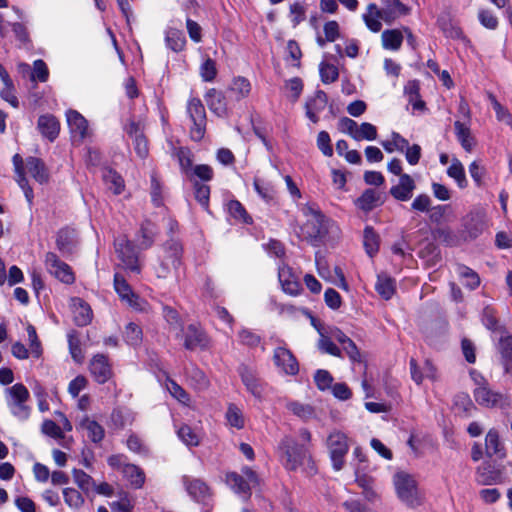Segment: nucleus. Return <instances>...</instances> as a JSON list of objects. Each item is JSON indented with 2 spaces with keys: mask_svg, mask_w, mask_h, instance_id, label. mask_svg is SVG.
<instances>
[{
  "mask_svg": "<svg viewBox=\"0 0 512 512\" xmlns=\"http://www.w3.org/2000/svg\"><path fill=\"white\" fill-rule=\"evenodd\" d=\"M311 433L303 428L299 430L301 443L290 436H285L279 443V451L284 467L295 471L304 467L308 473L315 472L314 462L310 453Z\"/></svg>",
  "mask_w": 512,
  "mask_h": 512,
  "instance_id": "f257e3e1",
  "label": "nucleus"
},
{
  "mask_svg": "<svg viewBox=\"0 0 512 512\" xmlns=\"http://www.w3.org/2000/svg\"><path fill=\"white\" fill-rule=\"evenodd\" d=\"M301 211L306 218V222L301 227V233L306 240L316 245L339 236V227L336 223L323 215L315 205L307 204Z\"/></svg>",
  "mask_w": 512,
  "mask_h": 512,
  "instance_id": "f03ea898",
  "label": "nucleus"
},
{
  "mask_svg": "<svg viewBox=\"0 0 512 512\" xmlns=\"http://www.w3.org/2000/svg\"><path fill=\"white\" fill-rule=\"evenodd\" d=\"M398 498L410 507L419 506L422 503V493L414 476L399 471L393 477Z\"/></svg>",
  "mask_w": 512,
  "mask_h": 512,
  "instance_id": "7ed1b4c3",
  "label": "nucleus"
},
{
  "mask_svg": "<svg viewBox=\"0 0 512 512\" xmlns=\"http://www.w3.org/2000/svg\"><path fill=\"white\" fill-rule=\"evenodd\" d=\"M30 398L28 389L22 383H16L5 389V399L11 413L19 419H27L30 409L26 402Z\"/></svg>",
  "mask_w": 512,
  "mask_h": 512,
  "instance_id": "20e7f679",
  "label": "nucleus"
},
{
  "mask_svg": "<svg viewBox=\"0 0 512 512\" xmlns=\"http://www.w3.org/2000/svg\"><path fill=\"white\" fill-rule=\"evenodd\" d=\"M114 246L122 266L132 273L140 274L142 266L133 243L123 236L115 240Z\"/></svg>",
  "mask_w": 512,
  "mask_h": 512,
  "instance_id": "39448f33",
  "label": "nucleus"
},
{
  "mask_svg": "<svg viewBox=\"0 0 512 512\" xmlns=\"http://www.w3.org/2000/svg\"><path fill=\"white\" fill-rule=\"evenodd\" d=\"M333 468L339 471L344 466V458L349 450L348 438L341 431H332L326 440Z\"/></svg>",
  "mask_w": 512,
  "mask_h": 512,
  "instance_id": "423d86ee",
  "label": "nucleus"
},
{
  "mask_svg": "<svg viewBox=\"0 0 512 512\" xmlns=\"http://www.w3.org/2000/svg\"><path fill=\"white\" fill-rule=\"evenodd\" d=\"M114 288L122 302L138 312H148L149 304L137 295L127 283L125 278L116 273L114 275Z\"/></svg>",
  "mask_w": 512,
  "mask_h": 512,
  "instance_id": "0eeeda50",
  "label": "nucleus"
},
{
  "mask_svg": "<svg viewBox=\"0 0 512 512\" xmlns=\"http://www.w3.org/2000/svg\"><path fill=\"white\" fill-rule=\"evenodd\" d=\"M186 111L193 123L190 129L191 138L200 141L204 137L206 127L204 105L199 98L192 97L187 102Z\"/></svg>",
  "mask_w": 512,
  "mask_h": 512,
  "instance_id": "6e6552de",
  "label": "nucleus"
},
{
  "mask_svg": "<svg viewBox=\"0 0 512 512\" xmlns=\"http://www.w3.org/2000/svg\"><path fill=\"white\" fill-rule=\"evenodd\" d=\"M478 387L474 390V397L478 404L485 407H504L508 405L507 397L499 392L492 390L487 381L479 376L474 379Z\"/></svg>",
  "mask_w": 512,
  "mask_h": 512,
  "instance_id": "1a4fd4ad",
  "label": "nucleus"
},
{
  "mask_svg": "<svg viewBox=\"0 0 512 512\" xmlns=\"http://www.w3.org/2000/svg\"><path fill=\"white\" fill-rule=\"evenodd\" d=\"M226 482L236 493H242L247 498L251 488L257 486L259 480L256 472L246 466L242 468V475L235 472L228 473Z\"/></svg>",
  "mask_w": 512,
  "mask_h": 512,
  "instance_id": "9d476101",
  "label": "nucleus"
},
{
  "mask_svg": "<svg viewBox=\"0 0 512 512\" xmlns=\"http://www.w3.org/2000/svg\"><path fill=\"white\" fill-rule=\"evenodd\" d=\"M45 268L52 276L65 284H72L75 280L71 267L62 261L55 253L47 252L44 259Z\"/></svg>",
  "mask_w": 512,
  "mask_h": 512,
  "instance_id": "9b49d317",
  "label": "nucleus"
},
{
  "mask_svg": "<svg viewBox=\"0 0 512 512\" xmlns=\"http://www.w3.org/2000/svg\"><path fill=\"white\" fill-rule=\"evenodd\" d=\"M476 481L481 485H495L504 482V467L491 460L483 462L476 470Z\"/></svg>",
  "mask_w": 512,
  "mask_h": 512,
  "instance_id": "f8f14e48",
  "label": "nucleus"
},
{
  "mask_svg": "<svg viewBox=\"0 0 512 512\" xmlns=\"http://www.w3.org/2000/svg\"><path fill=\"white\" fill-rule=\"evenodd\" d=\"M273 360L275 365L285 375L294 376L299 371V365L295 356L285 347H278L274 350Z\"/></svg>",
  "mask_w": 512,
  "mask_h": 512,
  "instance_id": "ddd939ff",
  "label": "nucleus"
},
{
  "mask_svg": "<svg viewBox=\"0 0 512 512\" xmlns=\"http://www.w3.org/2000/svg\"><path fill=\"white\" fill-rule=\"evenodd\" d=\"M167 256L165 261L161 262L158 268H156V274L158 278H166L170 272V265L176 268L180 264V257L182 248L176 241L168 242L165 245Z\"/></svg>",
  "mask_w": 512,
  "mask_h": 512,
  "instance_id": "4468645a",
  "label": "nucleus"
},
{
  "mask_svg": "<svg viewBox=\"0 0 512 512\" xmlns=\"http://www.w3.org/2000/svg\"><path fill=\"white\" fill-rule=\"evenodd\" d=\"M278 278L283 291L291 296H297L303 290L298 277L293 273L292 269L285 264L279 267Z\"/></svg>",
  "mask_w": 512,
  "mask_h": 512,
  "instance_id": "2eb2a0df",
  "label": "nucleus"
},
{
  "mask_svg": "<svg viewBox=\"0 0 512 512\" xmlns=\"http://www.w3.org/2000/svg\"><path fill=\"white\" fill-rule=\"evenodd\" d=\"M90 372L94 379L100 383H106L112 376V369L105 355H95L90 361Z\"/></svg>",
  "mask_w": 512,
  "mask_h": 512,
  "instance_id": "dca6fc26",
  "label": "nucleus"
},
{
  "mask_svg": "<svg viewBox=\"0 0 512 512\" xmlns=\"http://www.w3.org/2000/svg\"><path fill=\"white\" fill-rule=\"evenodd\" d=\"M328 98L324 91L318 90L305 104L306 116L313 122L319 121V113L327 106Z\"/></svg>",
  "mask_w": 512,
  "mask_h": 512,
  "instance_id": "f3484780",
  "label": "nucleus"
},
{
  "mask_svg": "<svg viewBox=\"0 0 512 512\" xmlns=\"http://www.w3.org/2000/svg\"><path fill=\"white\" fill-rule=\"evenodd\" d=\"M66 120L74 138L82 140L88 135V122L78 111L68 110Z\"/></svg>",
  "mask_w": 512,
  "mask_h": 512,
  "instance_id": "a211bd4d",
  "label": "nucleus"
},
{
  "mask_svg": "<svg viewBox=\"0 0 512 512\" xmlns=\"http://www.w3.org/2000/svg\"><path fill=\"white\" fill-rule=\"evenodd\" d=\"M70 307L74 322L78 326H86L91 322L92 310L84 300L78 297L72 298Z\"/></svg>",
  "mask_w": 512,
  "mask_h": 512,
  "instance_id": "6ab92c4d",
  "label": "nucleus"
},
{
  "mask_svg": "<svg viewBox=\"0 0 512 512\" xmlns=\"http://www.w3.org/2000/svg\"><path fill=\"white\" fill-rule=\"evenodd\" d=\"M363 20L372 32H379L381 30V20L390 23L389 17L386 16L384 10L379 9L374 3H370L367 6V12L363 15Z\"/></svg>",
  "mask_w": 512,
  "mask_h": 512,
  "instance_id": "aec40b11",
  "label": "nucleus"
},
{
  "mask_svg": "<svg viewBox=\"0 0 512 512\" xmlns=\"http://www.w3.org/2000/svg\"><path fill=\"white\" fill-rule=\"evenodd\" d=\"M239 374L246 389L256 398H261L263 393V387L259 379L256 377L255 372L245 366L239 367Z\"/></svg>",
  "mask_w": 512,
  "mask_h": 512,
  "instance_id": "412c9836",
  "label": "nucleus"
},
{
  "mask_svg": "<svg viewBox=\"0 0 512 512\" xmlns=\"http://www.w3.org/2000/svg\"><path fill=\"white\" fill-rule=\"evenodd\" d=\"M205 100L211 112L219 117H224L228 113L226 98L221 91L210 89L206 95Z\"/></svg>",
  "mask_w": 512,
  "mask_h": 512,
  "instance_id": "4be33fe9",
  "label": "nucleus"
},
{
  "mask_svg": "<svg viewBox=\"0 0 512 512\" xmlns=\"http://www.w3.org/2000/svg\"><path fill=\"white\" fill-rule=\"evenodd\" d=\"M415 182L408 174L401 175L399 183L390 189V194L397 200L407 201L412 197Z\"/></svg>",
  "mask_w": 512,
  "mask_h": 512,
  "instance_id": "5701e85b",
  "label": "nucleus"
},
{
  "mask_svg": "<svg viewBox=\"0 0 512 512\" xmlns=\"http://www.w3.org/2000/svg\"><path fill=\"white\" fill-rule=\"evenodd\" d=\"M207 344L205 333L196 325H189L184 332V347L188 350L204 348Z\"/></svg>",
  "mask_w": 512,
  "mask_h": 512,
  "instance_id": "b1692460",
  "label": "nucleus"
},
{
  "mask_svg": "<svg viewBox=\"0 0 512 512\" xmlns=\"http://www.w3.org/2000/svg\"><path fill=\"white\" fill-rule=\"evenodd\" d=\"M485 453L488 457H497L503 459L506 456L505 448L500 441L499 434L496 430L491 429L485 437Z\"/></svg>",
  "mask_w": 512,
  "mask_h": 512,
  "instance_id": "393cba45",
  "label": "nucleus"
},
{
  "mask_svg": "<svg viewBox=\"0 0 512 512\" xmlns=\"http://www.w3.org/2000/svg\"><path fill=\"white\" fill-rule=\"evenodd\" d=\"M25 169L40 184L46 183L49 179L48 170L39 158L28 157L25 162Z\"/></svg>",
  "mask_w": 512,
  "mask_h": 512,
  "instance_id": "a878e982",
  "label": "nucleus"
},
{
  "mask_svg": "<svg viewBox=\"0 0 512 512\" xmlns=\"http://www.w3.org/2000/svg\"><path fill=\"white\" fill-rule=\"evenodd\" d=\"M38 129L50 141L56 139L60 131V124L53 115H42L38 119Z\"/></svg>",
  "mask_w": 512,
  "mask_h": 512,
  "instance_id": "bb28decb",
  "label": "nucleus"
},
{
  "mask_svg": "<svg viewBox=\"0 0 512 512\" xmlns=\"http://www.w3.org/2000/svg\"><path fill=\"white\" fill-rule=\"evenodd\" d=\"M157 234V228L150 220H145L140 227L137 241L140 249H148L154 243V238Z\"/></svg>",
  "mask_w": 512,
  "mask_h": 512,
  "instance_id": "cd10ccee",
  "label": "nucleus"
},
{
  "mask_svg": "<svg viewBox=\"0 0 512 512\" xmlns=\"http://www.w3.org/2000/svg\"><path fill=\"white\" fill-rule=\"evenodd\" d=\"M13 163L16 172V181L23 190L25 197L29 203H32L34 194L32 188L29 186L28 181L23 171V159L20 155L16 154L13 157Z\"/></svg>",
  "mask_w": 512,
  "mask_h": 512,
  "instance_id": "c85d7f7f",
  "label": "nucleus"
},
{
  "mask_svg": "<svg viewBox=\"0 0 512 512\" xmlns=\"http://www.w3.org/2000/svg\"><path fill=\"white\" fill-rule=\"evenodd\" d=\"M382 203L381 195L374 189H367L356 200L355 204L363 211H371Z\"/></svg>",
  "mask_w": 512,
  "mask_h": 512,
  "instance_id": "c756f323",
  "label": "nucleus"
},
{
  "mask_svg": "<svg viewBox=\"0 0 512 512\" xmlns=\"http://www.w3.org/2000/svg\"><path fill=\"white\" fill-rule=\"evenodd\" d=\"M250 92L251 84L249 80L241 76L234 78L229 87L230 97L237 101L248 97Z\"/></svg>",
  "mask_w": 512,
  "mask_h": 512,
  "instance_id": "7c9ffc66",
  "label": "nucleus"
},
{
  "mask_svg": "<svg viewBox=\"0 0 512 512\" xmlns=\"http://www.w3.org/2000/svg\"><path fill=\"white\" fill-rule=\"evenodd\" d=\"M102 178L107 188L114 194H120L124 190V181L116 171L105 168L102 171Z\"/></svg>",
  "mask_w": 512,
  "mask_h": 512,
  "instance_id": "2f4dec72",
  "label": "nucleus"
},
{
  "mask_svg": "<svg viewBox=\"0 0 512 512\" xmlns=\"http://www.w3.org/2000/svg\"><path fill=\"white\" fill-rule=\"evenodd\" d=\"M80 428L87 432V437L94 443H98L104 438L103 427L88 417L80 422Z\"/></svg>",
  "mask_w": 512,
  "mask_h": 512,
  "instance_id": "473e14b6",
  "label": "nucleus"
},
{
  "mask_svg": "<svg viewBox=\"0 0 512 512\" xmlns=\"http://www.w3.org/2000/svg\"><path fill=\"white\" fill-rule=\"evenodd\" d=\"M382 46L387 50L397 51L403 42V34L400 30H385L381 34Z\"/></svg>",
  "mask_w": 512,
  "mask_h": 512,
  "instance_id": "72a5a7b5",
  "label": "nucleus"
},
{
  "mask_svg": "<svg viewBox=\"0 0 512 512\" xmlns=\"http://www.w3.org/2000/svg\"><path fill=\"white\" fill-rule=\"evenodd\" d=\"M75 239V231L73 229L64 228L59 230L56 237V246L59 251L66 253L72 250Z\"/></svg>",
  "mask_w": 512,
  "mask_h": 512,
  "instance_id": "f704fd0d",
  "label": "nucleus"
},
{
  "mask_svg": "<svg viewBox=\"0 0 512 512\" xmlns=\"http://www.w3.org/2000/svg\"><path fill=\"white\" fill-rule=\"evenodd\" d=\"M456 271L465 287L474 290L480 285L478 274L469 267L459 265Z\"/></svg>",
  "mask_w": 512,
  "mask_h": 512,
  "instance_id": "c9c22d12",
  "label": "nucleus"
},
{
  "mask_svg": "<svg viewBox=\"0 0 512 512\" xmlns=\"http://www.w3.org/2000/svg\"><path fill=\"white\" fill-rule=\"evenodd\" d=\"M122 474L135 488H141L145 482L144 472L136 465L124 466Z\"/></svg>",
  "mask_w": 512,
  "mask_h": 512,
  "instance_id": "e433bc0d",
  "label": "nucleus"
},
{
  "mask_svg": "<svg viewBox=\"0 0 512 512\" xmlns=\"http://www.w3.org/2000/svg\"><path fill=\"white\" fill-rule=\"evenodd\" d=\"M383 10L386 16L389 17V22L410 12L409 7L400 2V0H385V8Z\"/></svg>",
  "mask_w": 512,
  "mask_h": 512,
  "instance_id": "4c0bfd02",
  "label": "nucleus"
},
{
  "mask_svg": "<svg viewBox=\"0 0 512 512\" xmlns=\"http://www.w3.org/2000/svg\"><path fill=\"white\" fill-rule=\"evenodd\" d=\"M165 41L167 46L174 52L182 51L186 44L183 32L174 28L166 32Z\"/></svg>",
  "mask_w": 512,
  "mask_h": 512,
  "instance_id": "58836bf2",
  "label": "nucleus"
},
{
  "mask_svg": "<svg viewBox=\"0 0 512 512\" xmlns=\"http://www.w3.org/2000/svg\"><path fill=\"white\" fill-rule=\"evenodd\" d=\"M287 409L295 416L307 421L315 416L314 408L309 404L291 401L286 405Z\"/></svg>",
  "mask_w": 512,
  "mask_h": 512,
  "instance_id": "ea45409f",
  "label": "nucleus"
},
{
  "mask_svg": "<svg viewBox=\"0 0 512 512\" xmlns=\"http://www.w3.org/2000/svg\"><path fill=\"white\" fill-rule=\"evenodd\" d=\"M375 289L381 297L389 300L395 293V284L387 275H378Z\"/></svg>",
  "mask_w": 512,
  "mask_h": 512,
  "instance_id": "a19ab883",
  "label": "nucleus"
},
{
  "mask_svg": "<svg viewBox=\"0 0 512 512\" xmlns=\"http://www.w3.org/2000/svg\"><path fill=\"white\" fill-rule=\"evenodd\" d=\"M447 174L457 182V185L460 188H465L467 186L464 167L457 158L452 159L451 165L447 169Z\"/></svg>",
  "mask_w": 512,
  "mask_h": 512,
  "instance_id": "79ce46f5",
  "label": "nucleus"
},
{
  "mask_svg": "<svg viewBox=\"0 0 512 512\" xmlns=\"http://www.w3.org/2000/svg\"><path fill=\"white\" fill-rule=\"evenodd\" d=\"M456 136L461 143V146L468 152H470L474 146V139L471 136L470 129L466 127L460 121L454 123Z\"/></svg>",
  "mask_w": 512,
  "mask_h": 512,
  "instance_id": "37998d69",
  "label": "nucleus"
},
{
  "mask_svg": "<svg viewBox=\"0 0 512 512\" xmlns=\"http://www.w3.org/2000/svg\"><path fill=\"white\" fill-rule=\"evenodd\" d=\"M227 209L231 217L235 220L240 221L245 224H250L252 222V218L247 213L244 206L237 200H231L227 204Z\"/></svg>",
  "mask_w": 512,
  "mask_h": 512,
  "instance_id": "c03bdc74",
  "label": "nucleus"
},
{
  "mask_svg": "<svg viewBox=\"0 0 512 512\" xmlns=\"http://www.w3.org/2000/svg\"><path fill=\"white\" fill-rule=\"evenodd\" d=\"M363 244L369 256H373L379 249V237L373 228L367 226L364 229Z\"/></svg>",
  "mask_w": 512,
  "mask_h": 512,
  "instance_id": "a18cd8bd",
  "label": "nucleus"
},
{
  "mask_svg": "<svg viewBox=\"0 0 512 512\" xmlns=\"http://www.w3.org/2000/svg\"><path fill=\"white\" fill-rule=\"evenodd\" d=\"M188 493L196 500H202L208 495V487L198 479L185 480Z\"/></svg>",
  "mask_w": 512,
  "mask_h": 512,
  "instance_id": "49530a36",
  "label": "nucleus"
},
{
  "mask_svg": "<svg viewBox=\"0 0 512 512\" xmlns=\"http://www.w3.org/2000/svg\"><path fill=\"white\" fill-rule=\"evenodd\" d=\"M226 420L231 427L242 429L245 424V419L242 411L234 404L228 406L226 412Z\"/></svg>",
  "mask_w": 512,
  "mask_h": 512,
  "instance_id": "de8ad7c7",
  "label": "nucleus"
},
{
  "mask_svg": "<svg viewBox=\"0 0 512 512\" xmlns=\"http://www.w3.org/2000/svg\"><path fill=\"white\" fill-rule=\"evenodd\" d=\"M30 353L34 358H40L42 355V345L38 338L36 329L33 325L28 324L26 326Z\"/></svg>",
  "mask_w": 512,
  "mask_h": 512,
  "instance_id": "09e8293b",
  "label": "nucleus"
},
{
  "mask_svg": "<svg viewBox=\"0 0 512 512\" xmlns=\"http://www.w3.org/2000/svg\"><path fill=\"white\" fill-rule=\"evenodd\" d=\"M381 144L383 148L389 153H392L395 150L403 152L405 148L408 147V140H406L400 134L393 132L391 135V140L383 141Z\"/></svg>",
  "mask_w": 512,
  "mask_h": 512,
  "instance_id": "8fccbe9b",
  "label": "nucleus"
},
{
  "mask_svg": "<svg viewBox=\"0 0 512 512\" xmlns=\"http://www.w3.org/2000/svg\"><path fill=\"white\" fill-rule=\"evenodd\" d=\"M74 482L78 485V487L84 492H89L94 489L95 482L93 478L88 475L86 472L80 469H74L72 471Z\"/></svg>",
  "mask_w": 512,
  "mask_h": 512,
  "instance_id": "3c124183",
  "label": "nucleus"
},
{
  "mask_svg": "<svg viewBox=\"0 0 512 512\" xmlns=\"http://www.w3.org/2000/svg\"><path fill=\"white\" fill-rule=\"evenodd\" d=\"M178 436L187 446H198L201 440L200 434L187 425L178 430Z\"/></svg>",
  "mask_w": 512,
  "mask_h": 512,
  "instance_id": "603ef678",
  "label": "nucleus"
},
{
  "mask_svg": "<svg viewBox=\"0 0 512 512\" xmlns=\"http://www.w3.org/2000/svg\"><path fill=\"white\" fill-rule=\"evenodd\" d=\"M124 336L128 344L136 346L141 343L142 330L138 325L131 322L125 327Z\"/></svg>",
  "mask_w": 512,
  "mask_h": 512,
  "instance_id": "864d4df0",
  "label": "nucleus"
},
{
  "mask_svg": "<svg viewBox=\"0 0 512 512\" xmlns=\"http://www.w3.org/2000/svg\"><path fill=\"white\" fill-rule=\"evenodd\" d=\"M167 390L169 393L177 399L179 402L188 405L190 402V397L188 393L175 381L169 379L166 383Z\"/></svg>",
  "mask_w": 512,
  "mask_h": 512,
  "instance_id": "5fc2aeb1",
  "label": "nucleus"
},
{
  "mask_svg": "<svg viewBox=\"0 0 512 512\" xmlns=\"http://www.w3.org/2000/svg\"><path fill=\"white\" fill-rule=\"evenodd\" d=\"M377 138V128L368 122H363L361 125H358V130L356 134V141L368 140L372 141Z\"/></svg>",
  "mask_w": 512,
  "mask_h": 512,
  "instance_id": "6e6d98bb",
  "label": "nucleus"
},
{
  "mask_svg": "<svg viewBox=\"0 0 512 512\" xmlns=\"http://www.w3.org/2000/svg\"><path fill=\"white\" fill-rule=\"evenodd\" d=\"M320 76L323 83H332L338 79L339 73L335 65L329 63L320 64Z\"/></svg>",
  "mask_w": 512,
  "mask_h": 512,
  "instance_id": "4d7b16f0",
  "label": "nucleus"
},
{
  "mask_svg": "<svg viewBox=\"0 0 512 512\" xmlns=\"http://www.w3.org/2000/svg\"><path fill=\"white\" fill-rule=\"evenodd\" d=\"M49 76V71L45 62L41 59L34 61L33 71L30 73L32 81L39 80L40 82H46Z\"/></svg>",
  "mask_w": 512,
  "mask_h": 512,
  "instance_id": "13d9d810",
  "label": "nucleus"
},
{
  "mask_svg": "<svg viewBox=\"0 0 512 512\" xmlns=\"http://www.w3.org/2000/svg\"><path fill=\"white\" fill-rule=\"evenodd\" d=\"M63 496L65 503L72 508L80 507L84 502L82 495L74 488H65Z\"/></svg>",
  "mask_w": 512,
  "mask_h": 512,
  "instance_id": "bf43d9fd",
  "label": "nucleus"
},
{
  "mask_svg": "<svg viewBox=\"0 0 512 512\" xmlns=\"http://www.w3.org/2000/svg\"><path fill=\"white\" fill-rule=\"evenodd\" d=\"M318 347L321 351L324 353L340 357L341 356V350L333 343V341L324 335H321Z\"/></svg>",
  "mask_w": 512,
  "mask_h": 512,
  "instance_id": "052dcab7",
  "label": "nucleus"
},
{
  "mask_svg": "<svg viewBox=\"0 0 512 512\" xmlns=\"http://www.w3.org/2000/svg\"><path fill=\"white\" fill-rule=\"evenodd\" d=\"M317 146L325 156L331 157L333 155L331 139L326 131H321L318 133Z\"/></svg>",
  "mask_w": 512,
  "mask_h": 512,
  "instance_id": "680f3d73",
  "label": "nucleus"
},
{
  "mask_svg": "<svg viewBox=\"0 0 512 512\" xmlns=\"http://www.w3.org/2000/svg\"><path fill=\"white\" fill-rule=\"evenodd\" d=\"M480 23L487 29L494 30L498 26L497 17L489 10L482 9L478 13Z\"/></svg>",
  "mask_w": 512,
  "mask_h": 512,
  "instance_id": "e2e57ef3",
  "label": "nucleus"
},
{
  "mask_svg": "<svg viewBox=\"0 0 512 512\" xmlns=\"http://www.w3.org/2000/svg\"><path fill=\"white\" fill-rule=\"evenodd\" d=\"M189 378L191 381H194V386L196 389L204 390L209 386V380L206 375L199 370L198 368H193L189 372Z\"/></svg>",
  "mask_w": 512,
  "mask_h": 512,
  "instance_id": "0e129e2a",
  "label": "nucleus"
},
{
  "mask_svg": "<svg viewBox=\"0 0 512 512\" xmlns=\"http://www.w3.org/2000/svg\"><path fill=\"white\" fill-rule=\"evenodd\" d=\"M314 381L320 390H326L331 386L333 378L327 370L320 369L316 371Z\"/></svg>",
  "mask_w": 512,
  "mask_h": 512,
  "instance_id": "69168bd1",
  "label": "nucleus"
},
{
  "mask_svg": "<svg viewBox=\"0 0 512 512\" xmlns=\"http://www.w3.org/2000/svg\"><path fill=\"white\" fill-rule=\"evenodd\" d=\"M305 7L299 2L290 5V16L293 26L299 25L305 19Z\"/></svg>",
  "mask_w": 512,
  "mask_h": 512,
  "instance_id": "338daca9",
  "label": "nucleus"
},
{
  "mask_svg": "<svg viewBox=\"0 0 512 512\" xmlns=\"http://www.w3.org/2000/svg\"><path fill=\"white\" fill-rule=\"evenodd\" d=\"M240 342L244 345L255 347L260 343V336L249 329H242L239 332Z\"/></svg>",
  "mask_w": 512,
  "mask_h": 512,
  "instance_id": "774afa93",
  "label": "nucleus"
}]
</instances>
